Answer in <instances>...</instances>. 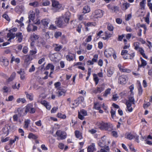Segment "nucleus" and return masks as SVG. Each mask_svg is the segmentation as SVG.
<instances>
[{
    "label": "nucleus",
    "instance_id": "1",
    "mask_svg": "<svg viewBox=\"0 0 152 152\" xmlns=\"http://www.w3.org/2000/svg\"><path fill=\"white\" fill-rule=\"evenodd\" d=\"M70 13L67 12L64 15L56 18L55 23L59 27L63 28L66 25L69 20Z\"/></svg>",
    "mask_w": 152,
    "mask_h": 152
},
{
    "label": "nucleus",
    "instance_id": "2",
    "mask_svg": "<svg viewBox=\"0 0 152 152\" xmlns=\"http://www.w3.org/2000/svg\"><path fill=\"white\" fill-rule=\"evenodd\" d=\"M95 125L98 129L102 130L111 131L113 129V125L110 122H105L103 121L96 122Z\"/></svg>",
    "mask_w": 152,
    "mask_h": 152
},
{
    "label": "nucleus",
    "instance_id": "3",
    "mask_svg": "<svg viewBox=\"0 0 152 152\" xmlns=\"http://www.w3.org/2000/svg\"><path fill=\"white\" fill-rule=\"evenodd\" d=\"M56 135L58 137V140H63L65 139L66 137L67 134L66 133L61 130H58L56 132Z\"/></svg>",
    "mask_w": 152,
    "mask_h": 152
},
{
    "label": "nucleus",
    "instance_id": "4",
    "mask_svg": "<svg viewBox=\"0 0 152 152\" xmlns=\"http://www.w3.org/2000/svg\"><path fill=\"white\" fill-rule=\"evenodd\" d=\"M104 12L100 10H95L92 13V16L94 18H102Z\"/></svg>",
    "mask_w": 152,
    "mask_h": 152
},
{
    "label": "nucleus",
    "instance_id": "5",
    "mask_svg": "<svg viewBox=\"0 0 152 152\" xmlns=\"http://www.w3.org/2000/svg\"><path fill=\"white\" fill-rule=\"evenodd\" d=\"M25 108L24 112L26 114L28 112L34 113L35 112V109L33 107L32 105L31 104H28L25 107Z\"/></svg>",
    "mask_w": 152,
    "mask_h": 152
},
{
    "label": "nucleus",
    "instance_id": "6",
    "mask_svg": "<svg viewBox=\"0 0 152 152\" xmlns=\"http://www.w3.org/2000/svg\"><path fill=\"white\" fill-rule=\"evenodd\" d=\"M128 80V77L126 75H122L119 77L118 82L121 84H125L127 83Z\"/></svg>",
    "mask_w": 152,
    "mask_h": 152
},
{
    "label": "nucleus",
    "instance_id": "7",
    "mask_svg": "<svg viewBox=\"0 0 152 152\" xmlns=\"http://www.w3.org/2000/svg\"><path fill=\"white\" fill-rule=\"evenodd\" d=\"M114 52L115 50L113 49L110 48L104 51V53L105 56L106 57L108 58L111 57Z\"/></svg>",
    "mask_w": 152,
    "mask_h": 152
},
{
    "label": "nucleus",
    "instance_id": "8",
    "mask_svg": "<svg viewBox=\"0 0 152 152\" xmlns=\"http://www.w3.org/2000/svg\"><path fill=\"white\" fill-rule=\"evenodd\" d=\"M118 67L121 72L127 73H129L131 72V71L130 69H128L125 68L124 66L120 64H118Z\"/></svg>",
    "mask_w": 152,
    "mask_h": 152
},
{
    "label": "nucleus",
    "instance_id": "9",
    "mask_svg": "<svg viewBox=\"0 0 152 152\" xmlns=\"http://www.w3.org/2000/svg\"><path fill=\"white\" fill-rule=\"evenodd\" d=\"M75 58V55L70 53H69L66 56L67 60L69 61H73Z\"/></svg>",
    "mask_w": 152,
    "mask_h": 152
},
{
    "label": "nucleus",
    "instance_id": "10",
    "mask_svg": "<svg viewBox=\"0 0 152 152\" xmlns=\"http://www.w3.org/2000/svg\"><path fill=\"white\" fill-rule=\"evenodd\" d=\"M135 56V53L134 52H132L130 53V54L127 53L126 55H124L123 58L124 59H132Z\"/></svg>",
    "mask_w": 152,
    "mask_h": 152
},
{
    "label": "nucleus",
    "instance_id": "11",
    "mask_svg": "<svg viewBox=\"0 0 152 152\" xmlns=\"http://www.w3.org/2000/svg\"><path fill=\"white\" fill-rule=\"evenodd\" d=\"M113 33V32H110L108 31H105L104 33L105 37H103L102 39L104 40L108 39L112 37Z\"/></svg>",
    "mask_w": 152,
    "mask_h": 152
},
{
    "label": "nucleus",
    "instance_id": "12",
    "mask_svg": "<svg viewBox=\"0 0 152 152\" xmlns=\"http://www.w3.org/2000/svg\"><path fill=\"white\" fill-rule=\"evenodd\" d=\"M52 6L54 8L59 9L61 7V5L59 4V2L54 0H52Z\"/></svg>",
    "mask_w": 152,
    "mask_h": 152
},
{
    "label": "nucleus",
    "instance_id": "13",
    "mask_svg": "<svg viewBox=\"0 0 152 152\" xmlns=\"http://www.w3.org/2000/svg\"><path fill=\"white\" fill-rule=\"evenodd\" d=\"M10 129V126L8 125H5L2 129V131L4 134L6 135H8L9 132V130Z\"/></svg>",
    "mask_w": 152,
    "mask_h": 152
},
{
    "label": "nucleus",
    "instance_id": "14",
    "mask_svg": "<svg viewBox=\"0 0 152 152\" xmlns=\"http://www.w3.org/2000/svg\"><path fill=\"white\" fill-rule=\"evenodd\" d=\"M85 27H95L97 24L95 22H88L86 23L85 21L82 22Z\"/></svg>",
    "mask_w": 152,
    "mask_h": 152
},
{
    "label": "nucleus",
    "instance_id": "15",
    "mask_svg": "<svg viewBox=\"0 0 152 152\" xmlns=\"http://www.w3.org/2000/svg\"><path fill=\"white\" fill-rule=\"evenodd\" d=\"M96 150V149L95 147V144L94 143H92L88 146L87 149L88 152H93Z\"/></svg>",
    "mask_w": 152,
    "mask_h": 152
},
{
    "label": "nucleus",
    "instance_id": "16",
    "mask_svg": "<svg viewBox=\"0 0 152 152\" xmlns=\"http://www.w3.org/2000/svg\"><path fill=\"white\" fill-rule=\"evenodd\" d=\"M53 46L54 47V50L57 52L60 51L63 48L62 45L56 44H53Z\"/></svg>",
    "mask_w": 152,
    "mask_h": 152
},
{
    "label": "nucleus",
    "instance_id": "17",
    "mask_svg": "<svg viewBox=\"0 0 152 152\" xmlns=\"http://www.w3.org/2000/svg\"><path fill=\"white\" fill-rule=\"evenodd\" d=\"M16 37V39H17V41L18 42H20L22 40L23 36L21 32L17 33L15 36Z\"/></svg>",
    "mask_w": 152,
    "mask_h": 152
},
{
    "label": "nucleus",
    "instance_id": "18",
    "mask_svg": "<svg viewBox=\"0 0 152 152\" xmlns=\"http://www.w3.org/2000/svg\"><path fill=\"white\" fill-rule=\"evenodd\" d=\"M134 134H132L130 132L126 133L125 134V137L130 140L134 138Z\"/></svg>",
    "mask_w": 152,
    "mask_h": 152
},
{
    "label": "nucleus",
    "instance_id": "19",
    "mask_svg": "<svg viewBox=\"0 0 152 152\" xmlns=\"http://www.w3.org/2000/svg\"><path fill=\"white\" fill-rule=\"evenodd\" d=\"M35 14L32 11H30L29 12V22H31V20H33L34 18Z\"/></svg>",
    "mask_w": 152,
    "mask_h": 152
},
{
    "label": "nucleus",
    "instance_id": "20",
    "mask_svg": "<svg viewBox=\"0 0 152 152\" xmlns=\"http://www.w3.org/2000/svg\"><path fill=\"white\" fill-rule=\"evenodd\" d=\"M0 61L2 63V64L4 66H7L8 65L9 61L6 58H0Z\"/></svg>",
    "mask_w": 152,
    "mask_h": 152
},
{
    "label": "nucleus",
    "instance_id": "21",
    "mask_svg": "<svg viewBox=\"0 0 152 152\" xmlns=\"http://www.w3.org/2000/svg\"><path fill=\"white\" fill-rule=\"evenodd\" d=\"M15 37V34L10 31H9L7 35V37L9 38L8 40V41H10L12 39H13Z\"/></svg>",
    "mask_w": 152,
    "mask_h": 152
},
{
    "label": "nucleus",
    "instance_id": "22",
    "mask_svg": "<svg viewBox=\"0 0 152 152\" xmlns=\"http://www.w3.org/2000/svg\"><path fill=\"white\" fill-rule=\"evenodd\" d=\"M75 135L76 137L80 140L83 138L82 133L78 130H76L75 132Z\"/></svg>",
    "mask_w": 152,
    "mask_h": 152
},
{
    "label": "nucleus",
    "instance_id": "23",
    "mask_svg": "<svg viewBox=\"0 0 152 152\" xmlns=\"http://www.w3.org/2000/svg\"><path fill=\"white\" fill-rule=\"evenodd\" d=\"M137 51L139 52L144 58L147 59L148 57L145 55V51L142 48L140 47Z\"/></svg>",
    "mask_w": 152,
    "mask_h": 152
},
{
    "label": "nucleus",
    "instance_id": "24",
    "mask_svg": "<svg viewBox=\"0 0 152 152\" xmlns=\"http://www.w3.org/2000/svg\"><path fill=\"white\" fill-rule=\"evenodd\" d=\"M39 36L34 33L33 34L31 35L30 39L31 41H35L38 39Z\"/></svg>",
    "mask_w": 152,
    "mask_h": 152
},
{
    "label": "nucleus",
    "instance_id": "25",
    "mask_svg": "<svg viewBox=\"0 0 152 152\" xmlns=\"http://www.w3.org/2000/svg\"><path fill=\"white\" fill-rule=\"evenodd\" d=\"M140 58L141 59V64H140L139 61H138V66L139 67L145 66L147 65L146 61L143 59L142 58Z\"/></svg>",
    "mask_w": 152,
    "mask_h": 152
},
{
    "label": "nucleus",
    "instance_id": "26",
    "mask_svg": "<svg viewBox=\"0 0 152 152\" xmlns=\"http://www.w3.org/2000/svg\"><path fill=\"white\" fill-rule=\"evenodd\" d=\"M130 4L127 2L123 3L122 6V9L123 10H126L130 7Z\"/></svg>",
    "mask_w": 152,
    "mask_h": 152
},
{
    "label": "nucleus",
    "instance_id": "27",
    "mask_svg": "<svg viewBox=\"0 0 152 152\" xmlns=\"http://www.w3.org/2000/svg\"><path fill=\"white\" fill-rule=\"evenodd\" d=\"M77 18L79 20L82 21L86 20V16L84 14H80L77 15Z\"/></svg>",
    "mask_w": 152,
    "mask_h": 152
},
{
    "label": "nucleus",
    "instance_id": "28",
    "mask_svg": "<svg viewBox=\"0 0 152 152\" xmlns=\"http://www.w3.org/2000/svg\"><path fill=\"white\" fill-rule=\"evenodd\" d=\"M91 11V9L89 6H85L83 9V12L84 14L89 12Z\"/></svg>",
    "mask_w": 152,
    "mask_h": 152
},
{
    "label": "nucleus",
    "instance_id": "29",
    "mask_svg": "<svg viewBox=\"0 0 152 152\" xmlns=\"http://www.w3.org/2000/svg\"><path fill=\"white\" fill-rule=\"evenodd\" d=\"M28 137L29 139H36L38 138V137L37 136L34 134L31 133H30L28 135Z\"/></svg>",
    "mask_w": 152,
    "mask_h": 152
},
{
    "label": "nucleus",
    "instance_id": "30",
    "mask_svg": "<svg viewBox=\"0 0 152 152\" xmlns=\"http://www.w3.org/2000/svg\"><path fill=\"white\" fill-rule=\"evenodd\" d=\"M30 121H31L30 119H25L24 121V125L23 126V127L26 129L28 128V125L30 124Z\"/></svg>",
    "mask_w": 152,
    "mask_h": 152
},
{
    "label": "nucleus",
    "instance_id": "31",
    "mask_svg": "<svg viewBox=\"0 0 152 152\" xmlns=\"http://www.w3.org/2000/svg\"><path fill=\"white\" fill-rule=\"evenodd\" d=\"M25 94L26 95L27 99H28L31 101H32L33 100V95L32 94H28L27 92H25Z\"/></svg>",
    "mask_w": 152,
    "mask_h": 152
},
{
    "label": "nucleus",
    "instance_id": "32",
    "mask_svg": "<svg viewBox=\"0 0 152 152\" xmlns=\"http://www.w3.org/2000/svg\"><path fill=\"white\" fill-rule=\"evenodd\" d=\"M54 66L51 64H48L45 67L46 70L50 69L51 71H53L54 70Z\"/></svg>",
    "mask_w": 152,
    "mask_h": 152
},
{
    "label": "nucleus",
    "instance_id": "33",
    "mask_svg": "<svg viewBox=\"0 0 152 152\" xmlns=\"http://www.w3.org/2000/svg\"><path fill=\"white\" fill-rule=\"evenodd\" d=\"M146 4V0H142V1L140 2V5L141 9H144L145 8Z\"/></svg>",
    "mask_w": 152,
    "mask_h": 152
},
{
    "label": "nucleus",
    "instance_id": "34",
    "mask_svg": "<svg viewBox=\"0 0 152 152\" xmlns=\"http://www.w3.org/2000/svg\"><path fill=\"white\" fill-rule=\"evenodd\" d=\"M24 110L23 109L19 108L18 109V112L20 116L26 114L25 112H24Z\"/></svg>",
    "mask_w": 152,
    "mask_h": 152
},
{
    "label": "nucleus",
    "instance_id": "35",
    "mask_svg": "<svg viewBox=\"0 0 152 152\" xmlns=\"http://www.w3.org/2000/svg\"><path fill=\"white\" fill-rule=\"evenodd\" d=\"M97 88L99 91V93H100L104 90L105 85L104 84H102L99 87H97Z\"/></svg>",
    "mask_w": 152,
    "mask_h": 152
},
{
    "label": "nucleus",
    "instance_id": "36",
    "mask_svg": "<svg viewBox=\"0 0 152 152\" xmlns=\"http://www.w3.org/2000/svg\"><path fill=\"white\" fill-rule=\"evenodd\" d=\"M126 102H129L132 103L133 104H134V100L133 97V95L132 96L131 94H130L129 100Z\"/></svg>",
    "mask_w": 152,
    "mask_h": 152
},
{
    "label": "nucleus",
    "instance_id": "37",
    "mask_svg": "<svg viewBox=\"0 0 152 152\" xmlns=\"http://www.w3.org/2000/svg\"><path fill=\"white\" fill-rule=\"evenodd\" d=\"M29 5L34 7H37L39 6V4L38 1H35L33 2L30 3Z\"/></svg>",
    "mask_w": 152,
    "mask_h": 152
},
{
    "label": "nucleus",
    "instance_id": "38",
    "mask_svg": "<svg viewBox=\"0 0 152 152\" xmlns=\"http://www.w3.org/2000/svg\"><path fill=\"white\" fill-rule=\"evenodd\" d=\"M16 74L15 72H13L12 73L10 77L8 78V81H11L13 80L15 77Z\"/></svg>",
    "mask_w": 152,
    "mask_h": 152
},
{
    "label": "nucleus",
    "instance_id": "39",
    "mask_svg": "<svg viewBox=\"0 0 152 152\" xmlns=\"http://www.w3.org/2000/svg\"><path fill=\"white\" fill-rule=\"evenodd\" d=\"M111 90V89L110 88L106 89L104 93L103 96L104 97H107L108 94L110 93Z\"/></svg>",
    "mask_w": 152,
    "mask_h": 152
},
{
    "label": "nucleus",
    "instance_id": "40",
    "mask_svg": "<svg viewBox=\"0 0 152 152\" xmlns=\"http://www.w3.org/2000/svg\"><path fill=\"white\" fill-rule=\"evenodd\" d=\"M109 148L108 146H106L104 148H101L100 150V152H109Z\"/></svg>",
    "mask_w": 152,
    "mask_h": 152
},
{
    "label": "nucleus",
    "instance_id": "41",
    "mask_svg": "<svg viewBox=\"0 0 152 152\" xmlns=\"http://www.w3.org/2000/svg\"><path fill=\"white\" fill-rule=\"evenodd\" d=\"M98 56L97 54H95L94 55L93 58L91 61L94 64V63L97 62L98 59Z\"/></svg>",
    "mask_w": 152,
    "mask_h": 152
},
{
    "label": "nucleus",
    "instance_id": "42",
    "mask_svg": "<svg viewBox=\"0 0 152 152\" xmlns=\"http://www.w3.org/2000/svg\"><path fill=\"white\" fill-rule=\"evenodd\" d=\"M134 49L136 50L138 49L140 47V44L137 42H134Z\"/></svg>",
    "mask_w": 152,
    "mask_h": 152
},
{
    "label": "nucleus",
    "instance_id": "43",
    "mask_svg": "<svg viewBox=\"0 0 152 152\" xmlns=\"http://www.w3.org/2000/svg\"><path fill=\"white\" fill-rule=\"evenodd\" d=\"M138 93L140 95H141L142 92V89L140 83H138Z\"/></svg>",
    "mask_w": 152,
    "mask_h": 152
},
{
    "label": "nucleus",
    "instance_id": "44",
    "mask_svg": "<svg viewBox=\"0 0 152 152\" xmlns=\"http://www.w3.org/2000/svg\"><path fill=\"white\" fill-rule=\"evenodd\" d=\"M76 100L79 104L83 102L84 101V98L82 96H80L77 98Z\"/></svg>",
    "mask_w": 152,
    "mask_h": 152
},
{
    "label": "nucleus",
    "instance_id": "45",
    "mask_svg": "<svg viewBox=\"0 0 152 152\" xmlns=\"http://www.w3.org/2000/svg\"><path fill=\"white\" fill-rule=\"evenodd\" d=\"M57 116L58 117L64 119L66 118V115L64 114H62L61 113H58L57 114Z\"/></svg>",
    "mask_w": 152,
    "mask_h": 152
},
{
    "label": "nucleus",
    "instance_id": "46",
    "mask_svg": "<svg viewBox=\"0 0 152 152\" xmlns=\"http://www.w3.org/2000/svg\"><path fill=\"white\" fill-rule=\"evenodd\" d=\"M42 23L44 26H47L49 23V20L47 19H44L42 20Z\"/></svg>",
    "mask_w": 152,
    "mask_h": 152
},
{
    "label": "nucleus",
    "instance_id": "47",
    "mask_svg": "<svg viewBox=\"0 0 152 152\" xmlns=\"http://www.w3.org/2000/svg\"><path fill=\"white\" fill-rule=\"evenodd\" d=\"M32 60L31 58L29 55H27L26 56L25 58L24 61L27 62H30V61Z\"/></svg>",
    "mask_w": 152,
    "mask_h": 152
},
{
    "label": "nucleus",
    "instance_id": "48",
    "mask_svg": "<svg viewBox=\"0 0 152 152\" xmlns=\"http://www.w3.org/2000/svg\"><path fill=\"white\" fill-rule=\"evenodd\" d=\"M94 108L96 110H99L100 108V105L98 103H94Z\"/></svg>",
    "mask_w": 152,
    "mask_h": 152
},
{
    "label": "nucleus",
    "instance_id": "49",
    "mask_svg": "<svg viewBox=\"0 0 152 152\" xmlns=\"http://www.w3.org/2000/svg\"><path fill=\"white\" fill-rule=\"evenodd\" d=\"M82 27V26L81 24H79L76 28V31L80 33L81 32V29Z\"/></svg>",
    "mask_w": 152,
    "mask_h": 152
},
{
    "label": "nucleus",
    "instance_id": "50",
    "mask_svg": "<svg viewBox=\"0 0 152 152\" xmlns=\"http://www.w3.org/2000/svg\"><path fill=\"white\" fill-rule=\"evenodd\" d=\"M61 35V33L59 31H56L55 32L54 34V37L56 38H58L59 37H60Z\"/></svg>",
    "mask_w": 152,
    "mask_h": 152
},
{
    "label": "nucleus",
    "instance_id": "51",
    "mask_svg": "<svg viewBox=\"0 0 152 152\" xmlns=\"http://www.w3.org/2000/svg\"><path fill=\"white\" fill-rule=\"evenodd\" d=\"M110 113L111 114V117L113 118H114V117L115 115L116 110H113V109H111L110 111Z\"/></svg>",
    "mask_w": 152,
    "mask_h": 152
},
{
    "label": "nucleus",
    "instance_id": "52",
    "mask_svg": "<svg viewBox=\"0 0 152 152\" xmlns=\"http://www.w3.org/2000/svg\"><path fill=\"white\" fill-rule=\"evenodd\" d=\"M16 102L18 103H20L21 102L23 103H24L26 102V100L24 98H18L17 99Z\"/></svg>",
    "mask_w": 152,
    "mask_h": 152
},
{
    "label": "nucleus",
    "instance_id": "53",
    "mask_svg": "<svg viewBox=\"0 0 152 152\" xmlns=\"http://www.w3.org/2000/svg\"><path fill=\"white\" fill-rule=\"evenodd\" d=\"M66 92V91L65 90H64L59 91L58 93V95L59 96H61L62 95L64 96Z\"/></svg>",
    "mask_w": 152,
    "mask_h": 152
},
{
    "label": "nucleus",
    "instance_id": "54",
    "mask_svg": "<svg viewBox=\"0 0 152 152\" xmlns=\"http://www.w3.org/2000/svg\"><path fill=\"white\" fill-rule=\"evenodd\" d=\"M113 73V71L111 69H109L107 70V76L109 77H110Z\"/></svg>",
    "mask_w": 152,
    "mask_h": 152
},
{
    "label": "nucleus",
    "instance_id": "55",
    "mask_svg": "<svg viewBox=\"0 0 152 152\" xmlns=\"http://www.w3.org/2000/svg\"><path fill=\"white\" fill-rule=\"evenodd\" d=\"M107 28L108 30L110 31H112L113 30V27L112 25L110 24H108L107 26Z\"/></svg>",
    "mask_w": 152,
    "mask_h": 152
},
{
    "label": "nucleus",
    "instance_id": "56",
    "mask_svg": "<svg viewBox=\"0 0 152 152\" xmlns=\"http://www.w3.org/2000/svg\"><path fill=\"white\" fill-rule=\"evenodd\" d=\"M129 89L130 90V94H131L133 96L134 95L133 90L134 89V86L133 85L130 86L129 87Z\"/></svg>",
    "mask_w": 152,
    "mask_h": 152
},
{
    "label": "nucleus",
    "instance_id": "57",
    "mask_svg": "<svg viewBox=\"0 0 152 152\" xmlns=\"http://www.w3.org/2000/svg\"><path fill=\"white\" fill-rule=\"evenodd\" d=\"M28 51V48L26 46H24L23 47L22 52L24 54H26L27 53Z\"/></svg>",
    "mask_w": 152,
    "mask_h": 152
},
{
    "label": "nucleus",
    "instance_id": "58",
    "mask_svg": "<svg viewBox=\"0 0 152 152\" xmlns=\"http://www.w3.org/2000/svg\"><path fill=\"white\" fill-rule=\"evenodd\" d=\"M34 50H30V53L31 55H33L36 54L37 53V50L35 48H34Z\"/></svg>",
    "mask_w": 152,
    "mask_h": 152
},
{
    "label": "nucleus",
    "instance_id": "59",
    "mask_svg": "<svg viewBox=\"0 0 152 152\" xmlns=\"http://www.w3.org/2000/svg\"><path fill=\"white\" fill-rule=\"evenodd\" d=\"M35 68L34 65H32L31 67L29 69V72H32L35 70Z\"/></svg>",
    "mask_w": 152,
    "mask_h": 152
},
{
    "label": "nucleus",
    "instance_id": "60",
    "mask_svg": "<svg viewBox=\"0 0 152 152\" xmlns=\"http://www.w3.org/2000/svg\"><path fill=\"white\" fill-rule=\"evenodd\" d=\"M131 17L132 15L131 14H129L126 15L125 17V18L126 20L128 21L131 19Z\"/></svg>",
    "mask_w": 152,
    "mask_h": 152
},
{
    "label": "nucleus",
    "instance_id": "61",
    "mask_svg": "<svg viewBox=\"0 0 152 152\" xmlns=\"http://www.w3.org/2000/svg\"><path fill=\"white\" fill-rule=\"evenodd\" d=\"M32 25L29 24L27 27V30L28 31L30 32L32 31Z\"/></svg>",
    "mask_w": 152,
    "mask_h": 152
},
{
    "label": "nucleus",
    "instance_id": "62",
    "mask_svg": "<svg viewBox=\"0 0 152 152\" xmlns=\"http://www.w3.org/2000/svg\"><path fill=\"white\" fill-rule=\"evenodd\" d=\"M58 108L57 107H53L52 110H51V112L52 113H55Z\"/></svg>",
    "mask_w": 152,
    "mask_h": 152
},
{
    "label": "nucleus",
    "instance_id": "63",
    "mask_svg": "<svg viewBox=\"0 0 152 152\" xmlns=\"http://www.w3.org/2000/svg\"><path fill=\"white\" fill-rule=\"evenodd\" d=\"M112 134V135L115 137H118L117 132L115 131H113Z\"/></svg>",
    "mask_w": 152,
    "mask_h": 152
},
{
    "label": "nucleus",
    "instance_id": "64",
    "mask_svg": "<svg viewBox=\"0 0 152 152\" xmlns=\"http://www.w3.org/2000/svg\"><path fill=\"white\" fill-rule=\"evenodd\" d=\"M35 124L38 126H40L42 125V122L40 120H39L35 122Z\"/></svg>",
    "mask_w": 152,
    "mask_h": 152
}]
</instances>
